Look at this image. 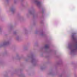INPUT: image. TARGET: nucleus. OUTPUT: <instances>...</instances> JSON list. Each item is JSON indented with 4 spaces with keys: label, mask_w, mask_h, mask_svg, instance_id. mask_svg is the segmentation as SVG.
<instances>
[{
    "label": "nucleus",
    "mask_w": 77,
    "mask_h": 77,
    "mask_svg": "<svg viewBox=\"0 0 77 77\" xmlns=\"http://www.w3.org/2000/svg\"><path fill=\"white\" fill-rule=\"evenodd\" d=\"M72 38H73V39H74V35H72Z\"/></svg>",
    "instance_id": "f03ea898"
},
{
    "label": "nucleus",
    "mask_w": 77,
    "mask_h": 77,
    "mask_svg": "<svg viewBox=\"0 0 77 77\" xmlns=\"http://www.w3.org/2000/svg\"><path fill=\"white\" fill-rule=\"evenodd\" d=\"M40 3V2H38V4H39Z\"/></svg>",
    "instance_id": "7ed1b4c3"
},
{
    "label": "nucleus",
    "mask_w": 77,
    "mask_h": 77,
    "mask_svg": "<svg viewBox=\"0 0 77 77\" xmlns=\"http://www.w3.org/2000/svg\"><path fill=\"white\" fill-rule=\"evenodd\" d=\"M45 48H48V45H46L45 46Z\"/></svg>",
    "instance_id": "f257e3e1"
}]
</instances>
